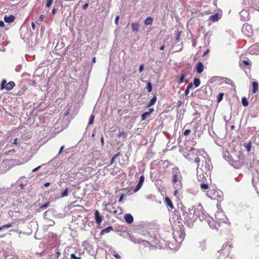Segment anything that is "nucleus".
<instances>
[{"label":"nucleus","mask_w":259,"mask_h":259,"mask_svg":"<svg viewBox=\"0 0 259 259\" xmlns=\"http://www.w3.org/2000/svg\"><path fill=\"white\" fill-rule=\"evenodd\" d=\"M194 161L197 165V170L199 169L202 173L207 174L212 167L210 160L206 158L201 154H198V156L195 158Z\"/></svg>","instance_id":"obj_1"},{"label":"nucleus","mask_w":259,"mask_h":259,"mask_svg":"<svg viewBox=\"0 0 259 259\" xmlns=\"http://www.w3.org/2000/svg\"><path fill=\"white\" fill-rule=\"evenodd\" d=\"M198 213L199 211L193 209H188L185 211L183 215L185 221L188 223H191L196 221L198 218Z\"/></svg>","instance_id":"obj_2"},{"label":"nucleus","mask_w":259,"mask_h":259,"mask_svg":"<svg viewBox=\"0 0 259 259\" xmlns=\"http://www.w3.org/2000/svg\"><path fill=\"white\" fill-rule=\"evenodd\" d=\"M15 86V83L13 81H10L8 83L7 82L6 80L3 79L1 83V90H3L6 89L7 91H11Z\"/></svg>","instance_id":"obj_3"},{"label":"nucleus","mask_w":259,"mask_h":259,"mask_svg":"<svg viewBox=\"0 0 259 259\" xmlns=\"http://www.w3.org/2000/svg\"><path fill=\"white\" fill-rule=\"evenodd\" d=\"M181 178L182 176L181 173L180 172H176L172 176V182L176 186H179L180 187H182Z\"/></svg>","instance_id":"obj_4"},{"label":"nucleus","mask_w":259,"mask_h":259,"mask_svg":"<svg viewBox=\"0 0 259 259\" xmlns=\"http://www.w3.org/2000/svg\"><path fill=\"white\" fill-rule=\"evenodd\" d=\"M242 31L245 35L248 36H250L253 32L251 25L246 23L243 25Z\"/></svg>","instance_id":"obj_5"},{"label":"nucleus","mask_w":259,"mask_h":259,"mask_svg":"<svg viewBox=\"0 0 259 259\" xmlns=\"http://www.w3.org/2000/svg\"><path fill=\"white\" fill-rule=\"evenodd\" d=\"M174 236L177 241L181 242L184 239L185 234L183 230H180L175 232Z\"/></svg>","instance_id":"obj_6"},{"label":"nucleus","mask_w":259,"mask_h":259,"mask_svg":"<svg viewBox=\"0 0 259 259\" xmlns=\"http://www.w3.org/2000/svg\"><path fill=\"white\" fill-rule=\"evenodd\" d=\"M95 219L96 224L98 225H100L103 221V217L101 215L98 210H95Z\"/></svg>","instance_id":"obj_7"},{"label":"nucleus","mask_w":259,"mask_h":259,"mask_svg":"<svg viewBox=\"0 0 259 259\" xmlns=\"http://www.w3.org/2000/svg\"><path fill=\"white\" fill-rule=\"evenodd\" d=\"M145 177L144 175H142L140 176V180L139 183L136 187L135 189L134 190V192L136 193L138 192L141 188L142 186L143 185V184L144 182Z\"/></svg>","instance_id":"obj_8"},{"label":"nucleus","mask_w":259,"mask_h":259,"mask_svg":"<svg viewBox=\"0 0 259 259\" xmlns=\"http://www.w3.org/2000/svg\"><path fill=\"white\" fill-rule=\"evenodd\" d=\"M196 71L200 74L204 70V66L202 63L199 62L196 65L195 67Z\"/></svg>","instance_id":"obj_9"},{"label":"nucleus","mask_w":259,"mask_h":259,"mask_svg":"<svg viewBox=\"0 0 259 259\" xmlns=\"http://www.w3.org/2000/svg\"><path fill=\"white\" fill-rule=\"evenodd\" d=\"M124 219L128 224H131L134 221V218L132 214L130 213H126L124 215Z\"/></svg>","instance_id":"obj_10"},{"label":"nucleus","mask_w":259,"mask_h":259,"mask_svg":"<svg viewBox=\"0 0 259 259\" xmlns=\"http://www.w3.org/2000/svg\"><path fill=\"white\" fill-rule=\"evenodd\" d=\"M250 62L247 60H242L239 63L240 67L241 68H245L246 67L250 66Z\"/></svg>","instance_id":"obj_11"},{"label":"nucleus","mask_w":259,"mask_h":259,"mask_svg":"<svg viewBox=\"0 0 259 259\" xmlns=\"http://www.w3.org/2000/svg\"><path fill=\"white\" fill-rule=\"evenodd\" d=\"M15 19V17L13 15H10L9 16H5L4 20L6 23H10L13 22Z\"/></svg>","instance_id":"obj_12"},{"label":"nucleus","mask_w":259,"mask_h":259,"mask_svg":"<svg viewBox=\"0 0 259 259\" xmlns=\"http://www.w3.org/2000/svg\"><path fill=\"white\" fill-rule=\"evenodd\" d=\"M174 218L176 219V220L178 222H180L181 220V213L178 210H175L174 211Z\"/></svg>","instance_id":"obj_13"},{"label":"nucleus","mask_w":259,"mask_h":259,"mask_svg":"<svg viewBox=\"0 0 259 259\" xmlns=\"http://www.w3.org/2000/svg\"><path fill=\"white\" fill-rule=\"evenodd\" d=\"M164 201L166 203V205L169 206L171 209H173L174 208V206L168 197H165L164 198Z\"/></svg>","instance_id":"obj_14"},{"label":"nucleus","mask_w":259,"mask_h":259,"mask_svg":"<svg viewBox=\"0 0 259 259\" xmlns=\"http://www.w3.org/2000/svg\"><path fill=\"white\" fill-rule=\"evenodd\" d=\"M186 76H187L186 72H182L179 78V80H178V83L179 84L182 83L184 81V80H185Z\"/></svg>","instance_id":"obj_15"},{"label":"nucleus","mask_w":259,"mask_h":259,"mask_svg":"<svg viewBox=\"0 0 259 259\" xmlns=\"http://www.w3.org/2000/svg\"><path fill=\"white\" fill-rule=\"evenodd\" d=\"M131 26L133 32H137L139 31L140 25L138 23H133Z\"/></svg>","instance_id":"obj_16"},{"label":"nucleus","mask_w":259,"mask_h":259,"mask_svg":"<svg viewBox=\"0 0 259 259\" xmlns=\"http://www.w3.org/2000/svg\"><path fill=\"white\" fill-rule=\"evenodd\" d=\"M113 229L112 226H109V227H107L106 228L103 229L101 231L100 234L101 235H104L106 233H108L110 232V231H113Z\"/></svg>","instance_id":"obj_17"},{"label":"nucleus","mask_w":259,"mask_h":259,"mask_svg":"<svg viewBox=\"0 0 259 259\" xmlns=\"http://www.w3.org/2000/svg\"><path fill=\"white\" fill-rule=\"evenodd\" d=\"M252 93H256L258 90V84L256 81H253L252 83Z\"/></svg>","instance_id":"obj_18"},{"label":"nucleus","mask_w":259,"mask_h":259,"mask_svg":"<svg viewBox=\"0 0 259 259\" xmlns=\"http://www.w3.org/2000/svg\"><path fill=\"white\" fill-rule=\"evenodd\" d=\"M157 100V98L154 96L150 101L149 103L147 105V108H149L155 104Z\"/></svg>","instance_id":"obj_19"},{"label":"nucleus","mask_w":259,"mask_h":259,"mask_svg":"<svg viewBox=\"0 0 259 259\" xmlns=\"http://www.w3.org/2000/svg\"><path fill=\"white\" fill-rule=\"evenodd\" d=\"M244 147L246 149L247 152H250L251 148V142L249 141L248 143L244 144Z\"/></svg>","instance_id":"obj_20"},{"label":"nucleus","mask_w":259,"mask_h":259,"mask_svg":"<svg viewBox=\"0 0 259 259\" xmlns=\"http://www.w3.org/2000/svg\"><path fill=\"white\" fill-rule=\"evenodd\" d=\"M152 22L153 19L152 17H148L145 19L144 23L146 25H149L152 24Z\"/></svg>","instance_id":"obj_21"},{"label":"nucleus","mask_w":259,"mask_h":259,"mask_svg":"<svg viewBox=\"0 0 259 259\" xmlns=\"http://www.w3.org/2000/svg\"><path fill=\"white\" fill-rule=\"evenodd\" d=\"M200 83V81L199 78H195L194 79L193 84L195 87H198Z\"/></svg>","instance_id":"obj_22"},{"label":"nucleus","mask_w":259,"mask_h":259,"mask_svg":"<svg viewBox=\"0 0 259 259\" xmlns=\"http://www.w3.org/2000/svg\"><path fill=\"white\" fill-rule=\"evenodd\" d=\"M242 104L244 107H246L248 105V101L245 97H243L241 100Z\"/></svg>","instance_id":"obj_23"},{"label":"nucleus","mask_w":259,"mask_h":259,"mask_svg":"<svg viewBox=\"0 0 259 259\" xmlns=\"http://www.w3.org/2000/svg\"><path fill=\"white\" fill-rule=\"evenodd\" d=\"M200 187L201 190H206L208 188V185L207 184L201 183L200 184Z\"/></svg>","instance_id":"obj_24"},{"label":"nucleus","mask_w":259,"mask_h":259,"mask_svg":"<svg viewBox=\"0 0 259 259\" xmlns=\"http://www.w3.org/2000/svg\"><path fill=\"white\" fill-rule=\"evenodd\" d=\"M210 20L212 21H216L218 20V14H215L213 15H211L210 16Z\"/></svg>","instance_id":"obj_25"},{"label":"nucleus","mask_w":259,"mask_h":259,"mask_svg":"<svg viewBox=\"0 0 259 259\" xmlns=\"http://www.w3.org/2000/svg\"><path fill=\"white\" fill-rule=\"evenodd\" d=\"M112 254H113V255L114 256L115 258H116L117 259H120V257H121L120 255L115 251L113 250L112 252Z\"/></svg>","instance_id":"obj_26"},{"label":"nucleus","mask_w":259,"mask_h":259,"mask_svg":"<svg viewBox=\"0 0 259 259\" xmlns=\"http://www.w3.org/2000/svg\"><path fill=\"white\" fill-rule=\"evenodd\" d=\"M68 194V189L66 188L63 192L61 193V197H64L65 196H67Z\"/></svg>","instance_id":"obj_27"},{"label":"nucleus","mask_w":259,"mask_h":259,"mask_svg":"<svg viewBox=\"0 0 259 259\" xmlns=\"http://www.w3.org/2000/svg\"><path fill=\"white\" fill-rule=\"evenodd\" d=\"M223 96H224V93H220L218 95V96L217 97V101L218 102H220L222 100V99L223 98Z\"/></svg>","instance_id":"obj_28"},{"label":"nucleus","mask_w":259,"mask_h":259,"mask_svg":"<svg viewBox=\"0 0 259 259\" xmlns=\"http://www.w3.org/2000/svg\"><path fill=\"white\" fill-rule=\"evenodd\" d=\"M148 113L146 112L142 114L141 115V119L142 121H144L146 119V118L149 116Z\"/></svg>","instance_id":"obj_29"},{"label":"nucleus","mask_w":259,"mask_h":259,"mask_svg":"<svg viewBox=\"0 0 259 259\" xmlns=\"http://www.w3.org/2000/svg\"><path fill=\"white\" fill-rule=\"evenodd\" d=\"M50 202H48L47 203H46L45 204H44V205H41L40 207H39V208L40 209H46L50 205Z\"/></svg>","instance_id":"obj_30"},{"label":"nucleus","mask_w":259,"mask_h":259,"mask_svg":"<svg viewBox=\"0 0 259 259\" xmlns=\"http://www.w3.org/2000/svg\"><path fill=\"white\" fill-rule=\"evenodd\" d=\"M147 89L148 92H150L152 91V84L150 82H148L147 85Z\"/></svg>","instance_id":"obj_31"},{"label":"nucleus","mask_w":259,"mask_h":259,"mask_svg":"<svg viewBox=\"0 0 259 259\" xmlns=\"http://www.w3.org/2000/svg\"><path fill=\"white\" fill-rule=\"evenodd\" d=\"M85 173L88 172L89 174H91V172L93 170V168L91 167H87L84 169Z\"/></svg>","instance_id":"obj_32"},{"label":"nucleus","mask_w":259,"mask_h":259,"mask_svg":"<svg viewBox=\"0 0 259 259\" xmlns=\"http://www.w3.org/2000/svg\"><path fill=\"white\" fill-rule=\"evenodd\" d=\"M94 118H95V116L94 115H92L91 116L90 118L89 119V123H88L89 124H92L93 123L94 120Z\"/></svg>","instance_id":"obj_33"},{"label":"nucleus","mask_w":259,"mask_h":259,"mask_svg":"<svg viewBox=\"0 0 259 259\" xmlns=\"http://www.w3.org/2000/svg\"><path fill=\"white\" fill-rule=\"evenodd\" d=\"M174 187L175 189L174 194L176 196L178 193V189H180L181 187H180L179 186H174Z\"/></svg>","instance_id":"obj_34"},{"label":"nucleus","mask_w":259,"mask_h":259,"mask_svg":"<svg viewBox=\"0 0 259 259\" xmlns=\"http://www.w3.org/2000/svg\"><path fill=\"white\" fill-rule=\"evenodd\" d=\"M53 2V0H47V4H46V7L49 8L50 7L51 5L52 4Z\"/></svg>","instance_id":"obj_35"},{"label":"nucleus","mask_w":259,"mask_h":259,"mask_svg":"<svg viewBox=\"0 0 259 259\" xmlns=\"http://www.w3.org/2000/svg\"><path fill=\"white\" fill-rule=\"evenodd\" d=\"M71 258L72 259H81L80 257L76 256L74 253H72L70 255Z\"/></svg>","instance_id":"obj_36"},{"label":"nucleus","mask_w":259,"mask_h":259,"mask_svg":"<svg viewBox=\"0 0 259 259\" xmlns=\"http://www.w3.org/2000/svg\"><path fill=\"white\" fill-rule=\"evenodd\" d=\"M107 210L109 213L113 212V213L115 214H117L118 212V210H114L113 211H112L111 209H109V208H107Z\"/></svg>","instance_id":"obj_37"},{"label":"nucleus","mask_w":259,"mask_h":259,"mask_svg":"<svg viewBox=\"0 0 259 259\" xmlns=\"http://www.w3.org/2000/svg\"><path fill=\"white\" fill-rule=\"evenodd\" d=\"M12 223H9L7 224L3 225L4 229L5 228H10V227H12Z\"/></svg>","instance_id":"obj_38"},{"label":"nucleus","mask_w":259,"mask_h":259,"mask_svg":"<svg viewBox=\"0 0 259 259\" xmlns=\"http://www.w3.org/2000/svg\"><path fill=\"white\" fill-rule=\"evenodd\" d=\"M190 132H191V130L189 129H187L184 131L183 134L184 136H187L190 133Z\"/></svg>","instance_id":"obj_39"},{"label":"nucleus","mask_w":259,"mask_h":259,"mask_svg":"<svg viewBox=\"0 0 259 259\" xmlns=\"http://www.w3.org/2000/svg\"><path fill=\"white\" fill-rule=\"evenodd\" d=\"M118 155V154L115 155L114 156H113L111 160V161H110V164H113L114 162V161H115V158L116 157H117V156Z\"/></svg>","instance_id":"obj_40"},{"label":"nucleus","mask_w":259,"mask_h":259,"mask_svg":"<svg viewBox=\"0 0 259 259\" xmlns=\"http://www.w3.org/2000/svg\"><path fill=\"white\" fill-rule=\"evenodd\" d=\"M193 86V84L192 82L189 83V84L187 87V89L190 90Z\"/></svg>","instance_id":"obj_41"},{"label":"nucleus","mask_w":259,"mask_h":259,"mask_svg":"<svg viewBox=\"0 0 259 259\" xmlns=\"http://www.w3.org/2000/svg\"><path fill=\"white\" fill-rule=\"evenodd\" d=\"M144 64H141L140 66V67H139V72H142L143 70H144Z\"/></svg>","instance_id":"obj_42"},{"label":"nucleus","mask_w":259,"mask_h":259,"mask_svg":"<svg viewBox=\"0 0 259 259\" xmlns=\"http://www.w3.org/2000/svg\"><path fill=\"white\" fill-rule=\"evenodd\" d=\"M119 16H117L115 19V23L116 24V25H118V20H119Z\"/></svg>","instance_id":"obj_43"},{"label":"nucleus","mask_w":259,"mask_h":259,"mask_svg":"<svg viewBox=\"0 0 259 259\" xmlns=\"http://www.w3.org/2000/svg\"><path fill=\"white\" fill-rule=\"evenodd\" d=\"M45 18V15H41L39 17V19H38V20L39 21H43V20Z\"/></svg>","instance_id":"obj_44"},{"label":"nucleus","mask_w":259,"mask_h":259,"mask_svg":"<svg viewBox=\"0 0 259 259\" xmlns=\"http://www.w3.org/2000/svg\"><path fill=\"white\" fill-rule=\"evenodd\" d=\"M56 255H57L56 257L58 258L59 257V256L60 255V252L58 249H56Z\"/></svg>","instance_id":"obj_45"},{"label":"nucleus","mask_w":259,"mask_h":259,"mask_svg":"<svg viewBox=\"0 0 259 259\" xmlns=\"http://www.w3.org/2000/svg\"><path fill=\"white\" fill-rule=\"evenodd\" d=\"M89 7V4L88 3H85L83 6H82V9L83 10H86L88 7Z\"/></svg>","instance_id":"obj_46"},{"label":"nucleus","mask_w":259,"mask_h":259,"mask_svg":"<svg viewBox=\"0 0 259 259\" xmlns=\"http://www.w3.org/2000/svg\"><path fill=\"white\" fill-rule=\"evenodd\" d=\"M154 111L153 109L152 108H150L149 109V111L147 112L149 115H150L151 113L153 112V111Z\"/></svg>","instance_id":"obj_47"},{"label":"nucleus","mask_w":259,"mask_h":259,"mask_svg":"<svg viewBox=\"0 0 259 259\" xmlns=\"http://www.w3.org/2000/svg\"><path fill=\"white\" fill-rule=\"evenodd\" d=\"M192 151L193 152V153H195V154L196 155L197 154V153H199V151H198L197 150H195L194 149H192Z\"/></svg>","instance_id":"obj_48"},{"label":"nucleus","mask_w":259,"mask_h":259,"mask_svg":"<svg viewBox=\"0 0 259 259\" xmlns=\"http://www.w3.org/2000/svg\"><path fill=\"white\" fill-rule=\"evenodd\" d=\"M41 166H39L35 168H34L33 170H32V171L33 172H34V171H37L38 169H39L40 168Z\"/></svg>","instance_id":"obj_49"},{"label":"nucleus","mask_w":259,"mask_h":259,"mask_svg":"<svg viewBox=\"0 0 259 259\" xmlns=\"http://www.w3.org/2000/svg\"><path fill=\"white\" fill-rule=\"evenodd\" d=\"M31 26H32V28L33 29V30H35V24L33 22H32L31 23Z\"/></svg>","instance_id":"obj_50"},{"label":"nucleus","mask_w":259,"mask_h":259,"mask_svg":"<svg viewBox=\"0 0 259 259\" xmlns=\"http://www.w3.org/2000/svg\"><path fill=\"white\" fill-rule=\"evenodd\" d=\"M64 148V147L63 146H62L61 148H60V151H59V154H61L62 153V152L63 151V149Z\"/></svg>","instance_id":"obj_51"},{"label":"nucleus","mask_w":259,"mask_h":259,"mask_svg":"<svg viewBox=\"0 0 259 259\" xmlns=\"http://www.w3.org/2000/svg\"><path fill=\"white\" fill-rule=\"evenodd\" d=\"M5 26V24L3 21H0V27H4Z\"/></svg>","instance_id":"obj_52"},{"label":"nucleus","mask_w":259,"mask_h":259,"mask_svg":"<svg viewBox=\"0 0 259 259\" xmlns=\"http://www.w3.org/2000/svg\"><path fill=\"white\" fill-rule=\"evenodd\" d=\"M189 90H190L187 89L186 88V90H185V95H186V96L189 94Z\"/></svg>","instance_id":"obj_53"},{"label":"nucleus","mask_w":259,"mask_h":259,"mask_svg":"<svg viewBox=\"0 0 259 259\" xmlns=\"http://www.w3.org/2000/svg\"><path fill=\"white\" fill-rule=\"evenodd\" d=\"M124 194H122L121 195V196L120 197L119 199V202H121V200H122L123 197H124Z\"/></svg>","instance_id":"obj_54"},{"label":"nucleus","mask_w":259,"mask_h":259,"mask_svg":"<svg viewBox=\"0 0 259 259\" xmlns=\"http://www.w3.org/2000/svg\"><path fill=\"white\" fill-rule=\"evenodd\" d=\"M50 185V183L49 182H47V183H45L44 186L46 187H47L49 186Z\"/></svg>","instance_id":"obj_55"},{"label":"nucleus","mask_w":259,"mask_h":259,"mask_svg":"<svg viewBox=\"0 0 259 259\" xmlns=\"http://www.w3.org/2000/svg\"><path fill=\"white\" fill-rule=\"evenodd\" d=\"M209 50L208 49H207L203 54V56H204L205 55H206L208 52H209Z\"/></svg>","instance_id":"obj_56"},{"label":"nucleus","mask_w":259,"mask_h":259,"mask_svg":"<svg viewBox=\"0 0 259 259\" xmlns=\"http://www.w3.org/2000/svg\"><path fill=\"white\" fill-rule=\"evenodd\" d=\"M13 144L17 145V139H15L14 140Z\"/></svg>","instance_id":"obj_57"},{"label":"nucleus","mask_w":259,"mask_h":259,"mask_svg":"<svg viewBox=\"0 0 259 259\" xmlns=\"http://www.w3.org/2000/svg\"><path fill=\"white\" fill-rule=\"evenodd\" d=\"M124 134H125V133H124V132H121V133H120V134H119V135H118V136L119 137H121L122 135H124Z\"/></svg>","instance_id":"obj_58"},{"label":"nucleus","mask_w":259,"mask_h":259,"mask_svg":"<svg viewBox=\"0 0 259 259\" xmlns=\"http://www.w3.org/2000/svg\"><path fill=\"white\" fill-rule=\"evenodd\" d=\"M164 47H165L164 45H163L162 46H161L160 47V50H161V51H162V50H163L164 49Z\"/></svg>","instance_id":"obj_59"},{"label":"nucleus","mask_w":259,"mask_h":259,"mask_svg":"<svg viewBox=\"0 0 259 259\" xmlns=\"http://www.w3.org/2000/svg\"><path fill=\"white\" fill-rule=\"evenodd\" d=\"M52 13H53V14H54L55 13V12H56V10H55V9H53V10H52Z\"/></svg>","instance_id":"obj_60"},{"label":"nucleus","mask_w":259,"mask_h":259,"mask_svg":"<svg viewBox=\"0 0 259 259\" xmlns=\"http://www.w3.org/2000/svg\"><path fill=\"white\" fill-rule=\"evenodd\" d=\"M93 62L94 63H95V62H96V58H95V57H94V58H93Z\"/></svg>","instance_id":"obj_61"},{"label":"nucleus","mask_w":259,"mask_h":259,"mask_svg":"<svg viewBox=\"0 0 259 259\" xmlns=\"http://www.w3.org/2000/svg\"><path fill=\"white\" fill-rule=\"evenodd\" d=\"M119 213H120L121 212V209L120 208H119Z\"/></svg>","instance_id":"obj_62"},{"label":"nucleus","mask_w":259,"mask_h":259,"mask_svg":"<svg viewBox=\"0 0 259 259\" xmlns=\"http://www.w3.org/2000/svg\"><path fill=\"white\" fill-rule=\"evenodd\" d=\"M3 229H4V228H3V226L2 227H0V231L2 230Z\"/></svg>","instance_id":"obj_63"},{"label":"nucleus","mask_w":259,"mask_h":259,"mask_svg":"<svg viewBox=\"0 0 259 259\" xmlns=\"http://www.w3.org/2000/svg\"><path fill=\"white\" fill-rule=\"evenodd\" d=\"M101 142H102V144H103L104 140H103V138L101 139Z\"/></svg>","instance_id":"obj_64"}]
</instances>
